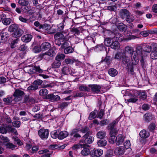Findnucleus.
<instances>
[{
    "mask_svg": "<svg viewBox=\"0 0 157 157\" xmlns=\"http://www.w3.org/2000/svg\"><path fill=\"white\" fill-rule=\"evenodd\" d=\"M125 52L129 53L131 56V62L132 64L133 65L137 64L139 62V59H140V61H143V53L142 47L140 46L137 47L136 51H134L133 47L127 46L125 47L124 49Z\"/></svg>",
    "mask_w": 157,
    "mask_h": 157,
    "instance_id": "obj_1",
    "label": "nucleus"
},
{
    "mask_svg": "<svg viewBox=\"0 0 157 157\" xmlns=\"http://www.w3.org/2000/svg\"><path fill=\"white\" fill-rule=\"evenodd\" d=\"M114 59L121 60L122 64L126 66V68L129 70L131 73L133 72V67L131 60L127 56L124 55L122 52H118L115 54Z\"/></svg>",
    "mask_w": 157,
    "mask_h": 157,
    "instance_id": "obj_2",
    "label": "nucleus"
},
{
    "mask_svg": "<svg viewBox=\"0 0 157 157\" xmlns=\"http://www.w3.org/2000/svg\"><path fill=\"white\" fill-rule=\"evenodd\" d=\"M64 33V32H58L54 36V38L55 40V44L59 46L61 45L62 48H64L67 46L68 44V41L66 36L68 34L64 35L63 34Z\"/></svg>",
    "mask_w": 157,
    "mask_h": 157,
    "instance_id": "obj_3",
    "label": "nucleus"
},
{
    "mask_svg": "<svg viewBox=\"0 0 157 157\" xmlns=\"http://www.w3.org/2000/svg\"><path fill=\"white\" fill-rule=\"evenodd\" d=\"M9 31L12 33V36L15 38L21 36L24 33L23 30L19 29L18 25L16 24L11 25L9 27Z\"/></svg>",
    "mask_w": 157,
    "mask_h": 157,
    "instance_id": "obj_4",
    "label": "nucleus"
},
{
    "mask_svg": "<svg viewBox=\"0 0 157 157\" xmlns=\"http://www.w3.org/2000/svg\"><path fill=\"white\" fill-rule=\"evenodd\" d=\"M24 71L30 74L35 73H42L44 70L41 69L39 66L29 65L24 68Z\"/></svg>",
    "mask_w": 157,
    "mask_h": 157,
    "instance_id": "obj_5",
    "label": "nucleus"
},
{
    "mask_svg": "<svg viewBox=\"0 0 157 157\" xmlns=\"http://www.w3.org/2000/svg\"><path fill=\"white\" fill-rule=\"evenodd\" d=\"M138 38L134 35H130L129 36L127 37L124 38L123 36L120 33H117L114 37V40H116V41L119 40L120 41H122V40H134L136 38Z\"/></svg>",
    "mask_w": 157,
    "mask_h": 157,
    "instance_id": "obj_6",
    "label": "nucleus"
},
{
    "mask_svg": "<svg viewBox=\"0 0 157 157\" xmlns=\"http://www.w3.org/2000/svg\"><path fill=\"white\" fill-rule=\"evenodd\" d=\"M49 134V131L47 129H41L38 132L39 136L42 140L47 139L48 137Z\"/></svg>",
    "mask_w": 157,
    "mask_h": 157,
    "instance_id": "obj_7",
    "label": "nucleus"
},
{
    "mask_svg": "<svg viewBox=\"0 0 157 157\" xmlns=\"http://www.w3.org/2000/svg\"><path fill=\"white\" fill-rule=\"evenodd\" d=\"M91 132H88L86 133L83 136V140L85 144H88L92 143L94 140V138L92 136H88L89 135H91Z\"/></svg>",
    "mask_w": 157,
    "mask_h": 157,
    "instance_id": "obj_8",
    "label": "nucleus"
},
{
    "mask_svg": "<svg viewBox=\"0 0 157 157\" xmlns=\"http://www.w3.org/2000/svg\"><path fill=\"white\" fill-rule=\"evenodd\" d=\"M103 153V150L100 149H94L90 151V155L93 157L95 156L99 157L102 155Z\"/></svg>",
    "mask_w": 157,
    "mask_h": 157,
    "instance_id": "obj_9",
    "label": "nucleus"
},
{
    "mask_svg": "<svg viewBox=\"0 0 157 157\" xmlns=\"http://www.w3.org/2000/svg\"><path fill=\"white\" fill-rule=\"evenodd\" d=\"M90 90L94 93H98L100 92L101 87L98 85H89Z\"/></svg>",
    "mask_w": 157,
    "mask_h": 157,
    "instance_id": "obj_10",
    "label": "nucleus"
},
{
    "mask_svg": "<svg viewBox=\"0 0 157 157\" xmlns=\"http://www.w3.org/2000/svg\"><path fill=\"white\" fill-rule=\"evenodd\" d=\"M46 98L52 101H57L60 99V97L58 95H55L53 94H49L46 96Z\"/></svg>",
    "mask_w": 157,
    "mask_h": 157,
    "instance_id": "obj_11",
    "label": "nucleus"
},
{
    "mask_svg": "<svg viewBox=\"0 0 157 157\" xmlns=\"http://www.w3.org/2000/svg\"><path fill=\"white\" fill-rule=\"evenodd\" d=\"M125 151V149L124 147H117L114 151V154L117 155H121L124 154Z\"/></svg>",
    "mask_w": 157,
    "mask_h": 157,
    "instance_id": "obj_12",
    "label": "nucleus"
},
{
    "mask_svg": "<svg viewBox=\"0 0 157 157\" xmlns=\"http://www.w3.org/2000/svg\"><path fill=\"white\" fill-rule=\"evenodd\" d=\"M129 13L126 9H123L120 11L119 14L120 17L123 19L126 18L128 16Z\"/></svg>",
    "mask_w": 157,
    "mask_h": 157,
    "instance_id": "obj_13",
    "label": "nucleus"
},
{
    "mask_svg": "<svg viewBox=\"0 0 157 157\" xmlns=\"http://www.w3.org/2000/svg\"><path fill=\"white\" fill-rule=\"evenodd\" d=\"M33 37L32 36L29 34H27L21 37V40L25 43H28L30 42Z\"/></svg>",
    "mask_w": 157,
    "mask_h": 157,
    "instance_id": "obj_14",
    "label": "nucleus"
},
{
    "mask_svg": "<svg viewBox=\"0 0 157 157\" xmlns=\"http://www.w3.org/2000/svg\"><path fill=\"white\" fill-rule=\"evenodd\" d=\"M124 137L123 135L120 134L117 136L116 144L117 145H119L121 144L124 141Z\"/></svg>",
    "mask_w": 157,
    "mask_h": 157,
    "instance_id": "obj_15",
    "label": "nucleus"
},
{
    "mask_svg": "<svg viewBox=\"0 0 157 157\" xmlns=\"http://www.w3.org/2000/svg\"><path fill=\"white\" fill-rule=\"evenodd\" d=\"M139 135L142 138H146L149 137L150 134L148 132L143 129L140 132Z\"/></svg>",
    "mask_w": 157,
    "mask_h": 157,
    "instance_id": "obj_16",
    "label": "nucleus"
},
{
    "mask_svg": "<svg viewBox=\"0 0 157 157\" xmlns=\"http://www.w3.org/2000/svg\"><path fill=\"white\" fill-rule=\"evenodd\" d=\"M50 46V44L48 42H46L43 43L41 45L40 48L42 50L45 51L48 49Z\"/></svg>",
    "mask_w": 157,
    "mask_h": 157,
    "instance_id": "obj_17",
    "label": "nucleus"
},
{
    "mask_svg": "<svg viewBox=\"0 0 157 157\" xmlns=\"http://www.w3.org/2000/svg\"><path fill=\"white\" fill-rule=\"evenodd\" d=\"M80 130L78 129H74L72 131L70 135L71 136L76 138L80 137H81V135L77 133Z\"/></svg>",
    "mask_w": 157,
    "mask_h": 157,
    "instance_id": "obj_18",
    "label": "nucleus"
},
{
    "mask_svg": "<svg viewBox=\"0 0 157 157\" xmlns=\"http://www.w3.org/2000/svg\"><path fill=\"white\" fill-rule=\"evenodd\" d=\"M120 45L118 41H115L111 44V48L114 50H118L120 48Z\"/></svg>",
    "mask_w": 157,
    "mask_h": 157,
    "instance_id": "obj_19",
    "label": "nucleus"
},
{
    "mask_svg": "<svg viewBox=\"0 0 157 157\" xmlns=\"http://www.w3.org/2000/svg\"><path fill=\"white\" fill-rule=\"evenodd\" d=\"M142 47L144 52L150 53L151 51V44L148 45L145 44H144Z\"/></svg>",
    "mask_w": 157,
    "mask_h": 157,
    "instance_id": "obj_20",
    "label": "nucleus"
},
{
    "mask_svg": "<svg viewBox=\"0 0 157 157\" xmlns=\"http://www.w3.org/2000/svg\"><path fill=\"white\" fill-rule=\"evenodd\" d=\"M62 72L64 75H68V74H72L73 72L72 71H70L69 67L66 66H64L63 67L62 70Z\"/></svg>",
    "mask_w": 157,
    "mask_h": 157,
    "instance_id": "obj_21",
    "label": "nucleus"
},
{
    "mask_svg": "<svg viewBox=\"0 0 157 157\" xmlns=\"http://www.w3.org/2000/svg\"><path fill=\"white\" fill-rule=\"evenodd\" d=\"M59 135L58 139L62 140L67 137L68 135V133L67 131H64L61 132H59Z\"/></svg>",
    "mask_w": 157,
    "mask_h": 157,
    "instance_id": "obj_22",
    "label": "nucleus"
},
{
    "mask_svg": "<svg viewBox=\"0 0 157 157\" xmlns=\"http://www.w3.org/2000/svg\"><path fill=\"white\" fill-rule=\"evenodd\" d=\"M79 90L82 91H89L90 90V87L89 85H82L79 87Z\"/></svg>",
    "mask_w": 157,
    "mask_h": 157,
    "instance_id": "obj_23",
    "label": "nucleus"
},
{
    "mask_svg": "<svg viewBox=\"0 0 157 157\" xmlns=\"http://www.w3.org/2000/svg\"><path fill=\"white\" fill-rule=\"evenodd\" d=\"M144 120L146 122H149L151 120V115L150 113H146L144 115Z\"/></svg>",
    "mask_w": 157,
    "mask_h": 157,
    "instance_id": "obj_24",
    "label": "nucleus"
},
{
    "mask_svg": "<svg viewBox=\"0 0 157 157\" xmlns=\"http://www.w3.org/2000/svg\"><path fill=\"white\" fill-rule=\"evenodd\" d=\"M97 137L99 139H103L106 136V132L104 131H100L97 134Z\"/></svg>",
    "mask_w": 157,
    "mask_h": 157,
    "instance_id": "obj_25",
    "label": "nucleus"
},
{
    "mask_svg": "<svg viewBox=\"0 0 157 157\" xmlns=\"http://www.w3.org/2000/svg\"><path fill=\"white\" fill-rule=\"evenodd\" d=\"M108 73L111 76L114 77L117 75L118 72L115 69L111 68L109 70Z\"/></svg>",
    "mask_w": 157,
    "mask_h": 157,
    "instance_id": "obj_26",
    "label": "nucleus"
},
{
    "mask_svg": "<svg viewBox=\"0 0 157 157\" xmlns=\"http://www.w3.org/2000/svg\"><path fill=\"white\" fill-rule=\"evenodd\" d=\"M24 94L23 91L18 89H17L14 92L13 95L15 97L21 96Z\"/></svg>",
    "mask_w": 157,
    "mask_h": 157,
    "instance_id": "obj_27",
    "label": "nucleus"
},
{
    "mask_svg": "<svg viewBox=\"0 0 157 157\" xmlns=\"http://www.w3.org/2000/svg\"><path fill=\"white\" fill-rule=\"evenodd\" d=\"M61 63L60 61L55 59V60L52 64V67L54 68H59L61 65Z\"/></svg>",
    "mask_w": 157,
    "mask_h": 157,
    "instance_id": "obj_28",
    "label": "nucleus"
},
{
    "mask_svg": "<svg viewBox=\"0 0 157 157\" xmlns=\"http://www.w3.org/2000/svg\"><path fill=\"white\" fill-rule=\"evenodd\" d=\"M81 153L83 155L86 156L90 154V152L89 148L85 147L81 151Z\"/></svg>",
    "mask_w": 157,
    "mask_h": 157,
    "instance_id": "obj_29",
    "label": "nucleus"
},
{
    "mask_svg": "<svg viewBox=\"0 0 157 157\" xmlns=\"http://www.w3.org/2000/svg\"><path fill=\"white\" fill-rule=\"evenodd\" d=\"M0 138L1 139L0 142L1 145H3L5 144L6 143H7L9 141V140L8 138L6 137H4L2 135H1L0 136Z\"/></svg>",
    "mask_w": 157,
    "mask_h": 157,
    "instance_id": "obj_30",
    "label": "nucleus"
},
{
    "mask_svg": "<svg viewBox=\"0 0 157 157\" xmlns=\"http://www.w3.org/2000/svg\"><path fill=\"white\" fill-rule=\"evenodd\" d=\"M59 131L56 130L52 132L51 134L52 137L53 139L58 138Z\"/></svg>",
    "mask_w": 157,
    "mask_h": 157,
    "instance_id": "obj_31",
    "label": "nucleus"
},
{
    "mask_svg": "<svg viewBox=\"0 0 157 157\" xmlns=\"http://www.w3.org/2000/svg\"><path fill=\"white\" fill-rule=\"evenodd\" d=\"M107 144V141L105 140H100L98 142V145L99 147H103L105 146Z\"/></svg>",
    "mask_w": 157,
    "mask_h": 157,
    "instance_id": "obj_32",
    "label": "nucleus"
},
{
    "mask_svg": "<svg viewBox=\"0 0 157 157\" xmlns=\"http://www.w3.org/2000/svg\"><path fill=\"white\" fill-rule=\"evenodd\" d=\"M112 39L110 38H106L104 41V43L105 46H111V43L113 42Z\"/></svg>",
    "mask_w": 157,
    "mask_h": 157,
    "instance_id": "obj_33",
    "label": "nucleus"
},
{
    "mask_svg": "<svg viewBox=\"0 0 157 157\" xmlns=\"http://www.w3.org/2000/svg\"><path fill=\"white\" fill-rule=\"evenodd\" d=\"M46 53L50 57L54 56L56 54L55 51L53 49H49L48 51L46 52Z\"/></svg>",
    "mask_w": 157,
    "mask_h": 157,
    "instance_id": "obj_34",
    "label": "nucleus"
},
{
    "mask_svg": "<svg viewBox=\"0 0 157 157\" xmlns=\"http://www.w3.org/2000/svg\"><path fill=\"white\" fill-rule=\"evenodd\" d=\"M120 120V118H117L116 120L114 121L113 122L110 124L108 126L109 128H114L115 125Z\"/></svg>",
    "mask_w": 157,
    "mask_h": 157,
    "instance_id": "obj_35",
    "label": "nucleus"
},
{
    "mask_svg": "<svg viewBox=\"0 0 157 157\" xmlns=\"http://www.w3.org/2000/svg\"><path fill=\"white\" fill-rule=\"evenodd\" d=\"M2 22L4 25H9L11 22V20L10 18L3 19Z\"/></svg>",
    "mask_w": 157,
    "mask_h": 157,
    "instance_id": "obj_36",
    "label": "nucleus"
},
{
    "mask_svg": "<svg viewBox=\"0 0 157 157\" xmlns=\"http://www.w3.org/2000/svg\"><path fill=\"white\" fill-rule=\"evenodd\" d=\"M97 113H98V112L97 111H94L91 112L90 114L89 119L90 120L94 119L96 117V114Z\"/></svg>",
    "mask_w": 157,
    "mask_h": 157,
    "instance_id": "obj_37",
    "label": "nucleus"
},
{
    "mask_svg": "<svg viewBox=\"0 0 157 157\" xmlns=\"http://www.w3.org/2000/svg\"><path fill=\"white\" fill-rule=\"evenodd\" d=\"M73 51L72 48L70 47H68L64 49V52L65 54H68L72 52Z\"/></svg>",
    "mask_w": 157,
    "mask_h": 157,
    "instance_id": "obj_38",
    "label": "nucleus"
},
{
    "mask_svg": "<svg viewBox=\"0 0 157 157\" xmlns=\"http://www.w3.org/2000/svg\"><path fill=\"white\" fill-rule=\"evenodd\" d=\"M86 145L84 144H76L73 146L72 148L74 150L80 149L82 147H84Z\"/></svg>",
    "mask_w": 157,
    "mask_h": 157,
    "instance_id": "obj_39",
    "label": "nucleus"
},
{
    "mask_svg": "<svg viewBox=\"0 0 157 157\" xmlns=\"http://www.w3.org/2000/svg\"><path fill=\"white\" fill-rule=\"evenodd\" d=\"M110 137L109 140V143L111 144H113L116 143L117 137L113 135H110Z\"/></svg>",
    "mask_w": 157,
    "mask_h": 157,
    "instance_id": "obj_40",
    "label": "nucleus"
},
{
    "mask_svg": "<svg viewBox=\"0 0 157 157\" xmlns=\"http://www.w3.org/2000/svg\"><path fill=\"white\" fill-rule=\"evenodd\" d=\"M48 91L46 89H42L39 91V94L41 96L45 95L48 94Z\"/></svg>",
    "mask_w": 157,
    "mask_h": 157,
    "instance_id": "obj_41",
    "label": "nucleus"
},
{
    "mask_svg": "<svg viewBox=\"0 0 157 157\" xmlns=\"http://www.w3.org/2000/svg\"><path fill=\"white\" fill-rule=\"evenodd\" d=\"M147 95L146 94L145 92L143 91L140 93L139 94V98L141 99L144 100L147 98Z\"/></svg>",
    "mask_w": 157,
    "mask_h": 157,
    "instance_id": "obj_42",
    "label": "nucleus"
},
{
    "mask_svg": "<svg viewBox=\"0 0 157 157\" xmlns=\"http://www.w3.org/2000/svg\"><path fill=\"white\" fill-rule=\"evenodd\" d=\"M18 3L22 6H26L29 4V2L27 0H19Z\"/></svg>",
    "mask_w": 157,
    "mask_h": 157,
    "instance_id": "obj_43",
    "label": "nucleus"
},
{
    "mask_svg": "<svg viewBox=\"0 0 157 157\" xmlns=\"http://www.w3.org/2000/svg\"><path fill=\"white\" fill-rule=\"evenodd\" d=\"M125 19L127 21L130 23L132 22L134 20V17L133 16L130 15L129 13L128 16Z\"/></svg>",
    "mask_w": 157,
    "mask_h": 157,
    "instance_id": "obj_44",
    "label": "nucleus"
},
{
    "mask_svg": "<svg viewBox=\"0 0 157 157\" xmlns=\"http://www.w3.org/2000/svg\"><path fill=\"white\" fill-rule=\"evenodd\" d=\"M151 58L153 59H157V51H153L151 54Z\"/></svg>",
    "mask_w": 157,
    "mask_h": 157,
    "instance_id": "obj_45",
    "label": "nucleus"
},
{
    "mask_svg": "<svg viewBox=\"0 0 157 157\" xmlns=\"http://www.w3.org/2000/svg\"><path fill=\"white\" fill-rule=\"evenodd\" d=\"M109 129L110 130V135H116L117 134L118 132V131L116 128H109Z\"/></svg>",
    "mask_w": 157,
    "mask_h": 157,
    "instance_id": "obj_46",
    "label": "nucleus"
},
{
    "mask_svg": "<svg viewBox=\"0 0 157 157\" xmlns=\"http://www.w3.org/2000/svg\"><path fill=\"white\" fill-rule=\"evenodd\" d=\"M65 57V55L64 54H59L56 56L55 59L60 61V60L64 59Z\"/></svg>",
    "mask_w": 157,
    "mask_h": 157,
    "instance_id": "obj_47",
    "label": "nucleus"
},
{
    "mask_svg": "<svg viewBox=\"0 0 157 157\" xmlns=\"http://www.w3.org/2000/svg\"><path fill=\"white\" fill-rule=\"evenodd\" d=\"M43 81L42 80L40 79H38L34 81L33 84L35 86H37L41 85Z\"/></svg>",
    "mask_w": 157,
    "mask_h": 157,
    "instance_id": "obj_48",
    "label": "nucleus"
},
{
    "mask_svg": "<svg viewBox=\"0 0 157 157\" xmlns=\"http://www.w3.org/2000/svg\"><path fill=\"white\" fill-rule=\"evenodd\" d=\"M38 88V86H35L33 85H31L29 86L27 89L28 91L36 90Z\"/></svg>",
    "mask_w": 157,
    "mask_h": 157,
    "instance_id": "obj_49",
    "label": "nucleus"
},
{
    "mask_svg": "<svg viewBox=\"0 0 157 157\" xmlns=\"http://www.w3.org/2000/svg\"><path fill=\"white\" fill-rule=\"evenodd\" d=\"M69 104V102H64L61 103L59 105V108L63 109L66 107Z\"/></svg>",
    "mask_w": 157,
    "mask_h": 157,
    "instance_id": "obj_50",
    "label": "nucleus"
},
{
    "mask_svg": "<svg viewBox=\"0 0 157 157\" xmlns=\"http://www.w3.org/2000/svg\"><path fill=\"white\" fill-rule=\"evenodd\" d=\"M13 126L17 128H19L21 125V122L19 121H15L13 122Z\"/></svg>",
    "mask_w": 157,
    "mask_h": 157,
    "instance_id": "obj_51",
    "label": "nucleus"
},
{
    "mask_svg": "<svg viewBox=\"0 0 157 157\" xmlns=\"http://www.w3.org/2000/svg\"><path fill=\"white\" fill-rule=\"evenodd\" d=\"M124 148H126V149L129 148L131 146L130 141L129 140H126L124 143Z\"/></svg>",
    "mask_w": 157,
    "mask_h": 157,
    "instance_id": "obj_52",
    "label": "nucleus"
},
{
    "mask_svg": "<svg viewBox=\"0 0 157 157\" xmlns=\"http://www.w3.org/2000/svg\"><path fill=\"white\" fill-rule=\"evenodd\" d=\"M97 49L98 51H102L105 48L104 45L102 44L98 45L97 46Z\"/></svg>",
    "mask_w": 157,
    "mask_h": 157,
    "instance_id": "obj_53",
    "label": "nucleus"
},
{
    "mask_svg": "<svg viewBox=\"0 0 157 157\" xmlns=\"http://www.w3.org/2000/svg\"><path fill=\"white\" fill-rule=\"evenodd\" d=\"M64 62L67 64H72L74 62V60L70 58L65 59Z\"/></svg>",
    "mask_w": 157,
    "mask_h": 157,
    "instance_id": "obj_54",
    "label": "nucleus"
},
{
    "mask_svg": "<svg viewBox=\"0 0 157 157\" xmlns=\"http://www.w3.org/2000/svg\"><path fill=\"white\" fill-rule=\"evenodd\" d=\"M155 124L153 123H152L149 125L148 128L150 131H152L155 129Z\"/></svg>",
    "mask_w": 157,
    "mask_h": 157,
    "instance_id": "obj_55",
    "label": "nucleus"
},
{
    "mask_svg": "<svg viewBox=\"0 0 157 157\" xmlns=\"http://www.w3.org/2000/svg\"><path fill=\"white\" fill-rule=\"evenodd\" d=\"M6 145L7 148L11 149L12 150L15 147V146L14 145L10 143L6 144Z\"/></svg>",
    "mask_w": 157,
    "mask_h": 157,
    "instance_id": "obj_56",
    "label": "nucleus"
},
{
    "mask_svg": "<svg viewBox=\"0 0 157 157\" xmlns=\"http://www.w3.org/2000/svg\"><path fill=\"white\" fill-rule=\"evenodd\" d=\"M138 101V99L136 97H132L131 98L127 100V101L130 102L134 103Z\"/></svg>",
    "mask_w": 157,
    "mask_h": 157,
    "instance_id": "obj_57",
    "label": "nucleus"
},
{
    "mask_svg": "<svg viewBox=\"0 0 157 157\" xmlns=\"http://www.w3.org/2000/svg\"><path fill=\"white\" fill-rule=\"evenodd\" d=\"M41 50V49L40 47H39L38 46L34 47L33 50V52L35 53H37L40 52Z\"/></svg>",
    "mask_w": 157,
    "mask_h": 157,
    "instance_id": "obj_58",
    "label": "nucleus"
},
{
    "mask_svg": "<svg viewBox=\"0 0 157 157\" xmlns=\"http://www.w3.org/2000/svg\"><path fill=\"white\" fill-rule=\"evenodd\" d=\"M151 50L153 49V51H157V44L153 43L151 44Z\"/></svg>",
    "mask_w": 157,
    "mask_h": 157,
    "instance_id": "obj_59",
    "label": "nucleus"
},
{
    "mask_svg": "<svg viewBox=\"0 0 157 157\" xmlns=\"http://www.w3.org/2000/svg\"><path fill=\"white\" fill-rule=\"evenodd\" d=\"M57 27L58 31H60L63 30L64 27V25L62 23H61L59 24L58 25Z\"/></svg>",
    "mask_w": 157,
    "mask_h": 157,
    "instance_id": "obj_60",
    "label": "nucleus"
},
{
    "mask_svg": "<svg viewBox=\"0 0 157 157\" xmlns=\"http://www.w3.org/2000/svg\"><path fill=\"white\" fill-rule=\"evenodd\" d=\"M42 56L43 58L48 61L50 59V57L46 54V52L43 54L42 55Z\"/></svg>",
    "mask_w": 157,
    "mask_h": 157,
    "instance_id": "obj_61",
    "label": "nucleus"
},
{
    "mask_svg": "<svg viewBox=\"0 0 157 157\" xmlns=\"http://www.w3.org/2000/svg\"><path fill=\"white\" fill-rule=\"evenodd\" d=\"M84 95V94L83 92H76V94L74 95V97L75 98L81 97L83 96Z\"/></svg>",
    "mask_w": 157,
    "mask_h": 157,
    "instance_id": "obj_62",
    "label": "nucleus"
},
{
    "mask_svg": "<svg viewBox=\"0 0 157 157\" xmlns=\"http://www.w3.org/2000/svg\"><path fill=\"white\" fill-rule=\"evenodd\" d=\"M120 30L124 31L125 29V26L123 24L120 23L117 27Z\"/></svg>",
    "mask_w": 157,
    "mask_h": 157,
    "instance_id": "obj_63",
    "label": "nucleus"
},
{
    "mask_svg": "<svg viewBox=\"0 0 157 157\" xmlns=\"http://www.w3.org/2000/svg\"><path fill=\"white\" fill-rule=\"evenodd\" d=\"M27 46L25 44H23L21 45L19 49L21 51H24L27 50Z\"/></svg>",
    "mask_w": 157,
    "mask_h": 157,
    "instance_id": "obj_64",
    "label": "nucleus"
}]
</instances>
